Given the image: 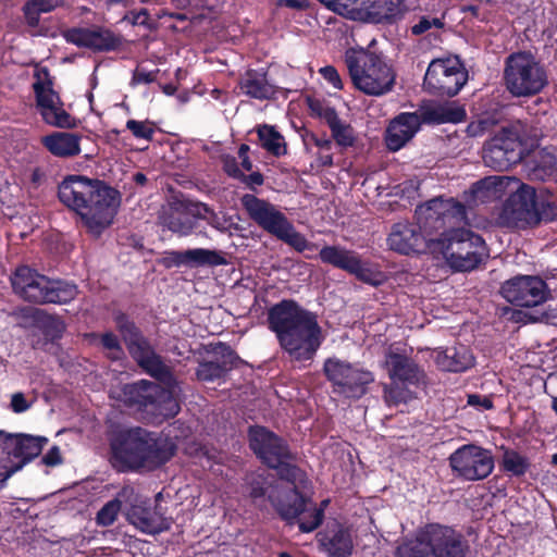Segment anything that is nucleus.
<instances>
[{
	"label": "nucleus",
	"mask_w": 557,
	"mask_h": 557,
	"mask_svg": "<svg viewBox=\"0 0 557 557\" xmlns=\"http://www.w3.org/2000/svg\"><path fill=\"white\" fill-rule=\"evenodd\" d=\"M115 322L129 354L136 362L149 374L168 384V388L145 380L126 384L121 389L123 401L146 408L152 406L153 410L163 417L175 416L180 410L176 400L177 386L173 384L170 369L139 334L134 323L122 314L116 317Z\"/></svg>",
	"instance_id": "nucleus-1"
},
{
	"label": "nucleus",
	"mask_w": 557,
	"mask_h": 557,
	"mask_svg": "<svg viewBox=\"0 0 557 557\" xmlns=\"http://www.w3.org/2000/svg\"><path fill=\"white\" fill-rule=\"evenodd\" d=\"M268 322L280 347L295 361L311 360L324 338L317 315L292 300L273 306Z\"/></svg>",
	"instance_id": "nucleus-2"
},
{
	"label": "nucleus",
	"mask_w": 557,
	"mask_h": 557,
	"mask_svg": "<svg viewBox=\"0 0 557 557\" xmlns=\"http://www.w3.org/2000/svg\"><path fill=\"white\" fill-rule=\"evenodd\" d=\"M416 213L419 224L399 222L393 226L387 238L392 250L404 255L425 248L431 250V242L435 240L433 232L441 231L446 224L460 223L465 218V207L453 198H435L420 206Z\"/></svg>",
	"instance_id": "nucleus-3"
},
{
	"label": "nucleus",
	"mask_w": 557,
	"mask_h": 557,
	"mask_svg": "<svg viewBox=\"0 0 557 557\" xmlns=\"http://www.w3.org/2000/svg\"><path fill=\"white\" fill-rule=\"evenodd\" d=\"M113 458L121 469L152 470L166 462L175 451L172 443L152 436L141 428L122 431L112 443Z\"/></svg>",
	"instance_id": "nucleus-4"
},
{
	"label": "nucleus",
	"mask_w": 557,
	"mask_h": 557,
	"mask_svg": "<svg viewBox=\"0 0 557 557\" xmlns=\"http://www.w3.org/2000/svg\"><path fill=\"white\" fill-rule=\"evenodd\" d=\"M456 226L446 224L440 237L431 242V251L441 255L454 271H472L488 257L485 242L480 235Z\"/></svg>",
	"instance_id": "nucleus-5"
},
{
	"label": "nucleus",
	"mask_w": 557,
	"mask_h": 557,
	"mask_svg": "<svg viewBox=\"0 0 557 557\" xmlns=\"http://www.w3.org/2000/svg\"><path fill=\"white\" fill-rule=\"evenodd\" d=\"M465 552L461 533L448 525L430 523L399 545L396 557H465Z\"/></svg>",
	"instance_id": "nucleus-6"
},
{
	"label": "nucleus",
	"mask_w": 557,
	"mask_h": 557,
	"mask_svg": "<svg viewBox=\"0 0 557 557\" xmlns=\"http://www.w3.org/2000/svg\"><path fill=\"white\" fill-rule=\"evenodd\" d=\"M346 64L354 85L367 95L382 96L395 84V72L381 55L367 51L347 54Z\"/></svg>",
	"instance_id": "nucleus-7"
},
{
	"label": "nucleus",
	"mask_w": 557,
	"mask_h": 557,
	"mask_svg": "<svg viewBox=\"0 0 557 557\" xmlns=\"http://www.w3.org/2000/svg\"><path fill=\"white\" fill-rule=\"evenodd\" d=\"M268 497L283 519H297L302 532L315 530L323 520V509L300 495L294 481H283L272 486Z\"/></svg>",
	"instance_id": "nucleus-8"
},
{
	"label": "nucleus",
	"mask_w": 557,
	"mask_h": 557,
	"mask_svg": "<svg viewBox=\"0 0 557 557\" xmlns=\"http://www.w3.org/2000/svg\"><path fill=\"white\" fill-rule=\"evenodd\" d=\"M384 367L392 383L384 386V399L388 406L406 404L414 398L410 386L423 382L424 374L418 364L406 354L389 348L385 355Z\"/></svg>",
	"instance_id": "nucleus-9"
},
{
	"label": "nucleus",
	"mask_w": 557,
	"mask_h": 557,
	"mask_svg": "<svg viewBox=\"0 0 557 557\" xmlns=\"http://www.w3.org/2000/svg\"><path fill=\"white\" fill-rule=\"evenodd\" d=\"M504 81L516 97L533 96L547 84L544 69L529 52H516L506 59Z\"/></svg>",
	"instance_id": "nucleus-10"
},
{
	"label": "nucleus",
	"mask_w": 557,
	"mask_h": 557,
	"mask_svg": "<svg viewBox=\"0 0 557 557\" xmlns=\"http://www.w3.org/2000/svg\"><path fill=\"white\" fill-rule=\"evenodd\" d=\"M546 207L552 211L550 213L545 208L542 211L539 210L533 187L519 183V187L511 191L503 205L497 222L508 227H525L537 224L543 219H554L556 213L553 211V206L547 203Z\"/></svg>",
	"instance_id": "nucleus-11"
},
{
	"label": "nucleus",
	"mask_w": 557,
	"mask_h": 557,
	"mask_svg": "<svg viewBox=\"0 0 557 557\" xmlns=\"http://www.w3.org/2000/svg\"><path fill=\"white\" fill-rule=\"evenodd\" d=\"M251 449L269 467L278 469L284 481H295L300 475L298 468L289 463L290 453L284 442L272 432L261 426L251 428L249 431Z\"/></svg>",
	"instance_id": "nucleus-12"
},
{
	"label": "nucleus",
	"mask_w": 557,
	"mask_h": 557,
	"mask_svg": "<svg viewBox=\"0 0 557 557\" xmlns=\"http://www.w3.org/2000/svg\"><path fill=\"white\" fill-rule=\"evenodd\" d=\"M324 372L333 384V392L348 398H359L374 381L370 371L337 358L325 361Z\"/></svg>",
	"instance_id": "nucleus-13"
},
{
	"label": "nucleus",
	"mask_w": 557,
	"mask_h": 557,
	"mask_svg": "<svg viewBox=\"0 0 557 557\" xmlns=\"http://www.w3.org/2000/svg\"><path fill=\"white\" fill-rule=\"evenodd\" d=\"M119 205L117 191L94 180L91 197L85 198L83 203L89 215L79 218L90 233L99 235L112 223Z\"/></svg>",
	"instance_id": "nucleus-14"
},
{
	"label": "nucleus",
	"mask_w": 557,
	"mask_h": 557,
	"mask_svg": "<svg viewBox=\"0 0 557 557\" xmlns=\"http://www.w3.org/2000/svg\"><path fill=\"white\" fill-rule=\"evenodd\" d=\"M47 442L48 440L42 436L0 431V448L8 458V462L3 465L10 474L17 472L36 458Z\"/></svg>",
	"instance_id": "nucleus-15"
},
{
	"label": "nucleus",
	"mask_w": 557,
	"mask_h": 557,
	"mask_svg": "<svg viewBox=\"0 0 557 557\" xmlns=\"http://www.w3.org/2000/svg\"><path fill=\"white\" fill-rule=\"evenodd\" d=\"M466 82L467 74L457 59L432 61L424 76V87L442 96H455Z\"/></svg>",
	"instance_id": "nucleus-16"
},
{
	"label": "nucleus",
	"mask_w": 557,
	"mask_h": 557,
	"mask_svg": "<svg viewBox=\"0 0 557 557\" xmlns=\"http://www.w3.org/2000/svg\"><path fill=\"white\" fill-rule=\"evenodd\" d=\"M451 469L466 480L476 481L487 478L494 469V458L490 450L468 444L449 457Z\"/></svg>",
	"instance_id": "nucleus-17"
},
{
	"label": "nucleus",
	"mask_w": 557,
	"mask_h": 557,
	"mask_svg": "<svg viewBox=\"0 0 557 557\" xmlns=\"http://www.w3.org/2000/svg\"><path fill=\"white\" fill-rule=\"evenodd\" d=\"M503 297L517 306L535 307L549 297L547 284L534 275H519L506 281L500 287Z\"/></svg>",
	"instance_id": "nucleus-18"
},
{
	"label": "nucleus",
	"mask_w": 557,
	"mask_h": 557,
	"mask_svg": "<svg viewBox=\"0 0 557 557\" xmlns=\"http://www.w3.org/2000/svg\"><path fill=\"white\" fill-rule=\"evenodd\" d=\"M521 158L520 141L515 132L503 129L483 149L484 163L495 170H507Z\"/></svg>",
	"instance_id": "nucleus-19"
},
{
	"label": "nucleus",
	"mask_w": 557,
	"mask_h": 557,
	"mask_svg": "<svg viewBox=\"0 0 557 557\" xmlns=\"http://www.w3.org/2000/svg\"><path fill=\"white\" fill-rule=\"evenodd\" d=\"M319 258L323 263L344 270L366 283H376L375 273L354 250L338 245L324 246L319 252Z\"/></svg>",
	"instance_id": "nucleus-20"
},
{
	"label": "nucleus",
	"mask_w": 557,
	"mask_h": 557,
	"mask_svg": "<svg viewBox=\"0 0 557 557\" xmlns=\"http://www.w3.org/2000/svg\"><path fill=\"white\" fill-rule=\"evenodd\" d=\"M342 15L362 22L379 23L395 16L399 11L400 0H345Z\"/></svg>",
	"instance_id": "nucleus-21"
},
{
	"label": "nucleus",
	"mask_w": 557,
	"mask_h": 557,
	"mask_svg": "<svg viewBox=\"0 0 557 557\" xmlns=\"http://www.w3.org/2000/svg\"><path fill=\"white\" fill-rule=\"evenodd\" d=\"M240 201L249 218L275 237L289 222L273 203L255 195L246 194L242 197Z\"/></svg>",
	"instance_id": "nucleus-22"
},
{
	"label": "nucleus",
	"mask_w": 557,
	"mask_h": 557,
	"mask_svg": "<svg viewBox=\"0 0 557 557\" xmlns=\"http://www.w3.org/2000/svg\"><path fill=\"white\" fill-rule=\"evenodd\" d=\"M198 201L175 200L162 209L159 220L171 232L187 236L196 227Z\"/></svg>",
	"instance_id": "nucleus-23"
},
{
	"label": "nucleus",
	"mask_w": 557,
	"mask_h": 557,
	"mask_svg": "<svg viewBox=\"0 0 557 557\" xmlns=\"http://www.w3.org/2000/svg\"><path fill=\"white\" fill-rule=\"evenodd\" d=\"M12 286L22 298L33 302H47L52 280L37 273L28 267L16 269L11 278Z\"/></svg>",
	"instance_id": "nucleus-24"
},
{
	"label": "nucleus",
	"mask_w": 557,
	"mask_h": 557,
	"mask_svg": "<svg viewBox=\"0 0 557 557\" xmlns=\"http://www.w3.org/2000/svg\"><path fill=\"white\" fill-rule=\"evenodd\" d=\"M92 181L82 175H71L64 178L58 188L60 201L78 215L88 216L84 199L91 197Z\"/></svg>",
	"instance_id": "nucleus-25"
},
{
	"label": "nucleus",
	"mask_w": 557,
	"mask_h": 557,
	"mask_svg": "<svg viewBox=\"0 0 557 557\" xmlns=\"http://www.w3.org/2000/svg\"><path fill=\"white\" fill-rule=\"evenodd\" d=\"M318 541L330 557H348L354 549L351 530L337 521L329 522L325 530L318 533Z\"/></svg>",
	"instance_id": "nucleus-26"
},
{
	"label": "nucleus",
	"mask_w": 557,
	"mask_h": 557,
	"mask_svg": "<svg viewBox=\"0 0 557 557\" xmlns=\"http://www.w3.org/2000/svg\"><path fill=\"white\" fill-rule=\"evenodd\" d=\"M67 39L76 46L86 47L96 51L114 50L121 45L119 36L101 27L70 30L67 33Z\"/></svg>",
	"instance_id": "nucleus-27"
},
{
	"label": "nucleus",
	"mask_w": 557,
	"mask_h": 557,
	"mask_svg": "<svg viewBox=\"0 0 557 557\" xmlns=\"http://www.w3.org/2000/svg\"><path fill=\"white\" fill-rule=\"evenodd\" d=\"M421 119L418 112H405L391 121L385 141L389 150L397 151L403 148L419 131Z\"/></svg>",
	"instance_id": "nucleus-28"
},
{
	"label": "nucleus",
	"mask_w": 557,
	"mask_h": 557,
	"mask_svg": "<svg viewBox=\"0 0 557 557\" xmlns=\"http://www.w3.org/2000/svg\"><path fill=\"white\" fill-rule=\"evenodd\" d=\"M519 181L516 177L505 175L487 176L476 182L472 187V195L475 200L485 202L498 199L506 194H511L519 187Z\"/></svg>",
	"instance_id": "nucleus-29"
},
{
	"label": "nucleus",
	"mask_w": 557,
	"mask_h": 557,
	"mask_svg": "<svg viewBox=\"0 0 557 557\" xmlns=\"http://www.w3.org/2000/svg\"><path fill=\"white\" fill-rule=\"evenodd\" d=\"M418 114L426 124L458 123L466 117L465 109L455 102L426 104Z\"/></svg>",
	"instance_id": "nucleus-30"
},
{
	"label": "nucleus",
	"mask_w": 557,
	"mask_h": 557,
	"mask_svg": "<svg viewBox=\"0 0 557 557\" xmlns=\"http://www.w3.org/2000/svg\"><path fill=\"white\" fill-rule=\"evenodd\" d=\"M41 144L58 158H72L81 152V136L74 133L54 132L44 136Z\"/></svg>",
	"instance_id": "nucleus-31"
},
{
	"label": "nucleus",
	"mask_w": 557,
	"mask_h": 557,
	"mask_svg": "<svg viewBox=\"0 0 557 557\" xmlns=\"http://www.w3.org/2000/svg\"><path fill=\"white\" fill-rule=\"evenodd\" d=\"M128 521L143 532L154 534L169 528L168 521L157 511L141 505H134L127 511Z\"/></svg>",
	"instance_id": "nucleus-32"
},
{
	"label": "nucleus",
	"mask_w": 557,
	"mask_h": 557,
	"mask_svg": "<svg viewBox=\"0 0 557 557\" xmlns=\"http://www.w3.org/2000/svg\"><path fill=\"white\" fill-rule=\"evenodd\" d=\"M214 352L222 356L221 361H206L199 364L197 369V377L205 382H212L222 377L228 371L235 361V355L230 347L219 344Z\"/></svg>",
	"instance_id": "nucleus-33"
},
{
	"label": "nucleus",
	"mask_w": 557,
	"mask_h": 557,
	"mask_svg": "<svg viewBox=\"0 0 557 557\" xmlns=\"http://www.w3.org/2000/svg\"><path fill=\"white\" fill-rule=\"evenodd\" d=\"M435 362L444 371L462 372L473 366V356L465 347H455L446 350H436Z\"/></svg>",
	"instance_id": "nucleus-34"
},
{
	"label": "nucleus",
	"mask_w": 557,
	"mask_h": 557,
	"mask_svg": "<svg viewBox=\"0 0 557 557\" xmlns=\"http://www.w3.org/2000/svg\"><path fill=\"white\" fill-rule=\"evenodd\" d=\"M172 262L175 265H221L226 261L215 250L203 248L187 249L184 251H173L171 253Z\"/></svg>",
	"instance_id": "nucleus-35"
},
{
	"label": "nucleus",
	"mask_w": 557,
	"mask_h": 557,
	"mask_svg": "<svg viewBox=\"0 0 557 557\" xmlns=\"http://www.w3.org/2000/svg\"><path fill=\"white\" fill-rule=\"evenodd\" d=\"M528 174L533 180L545 181L557 173V151L541 149L528 161Z\"/></svg>",
	"instance_id": "nucleus-36"
},
{
	"label": "nucleus",
	"mask_w": 557,
	"mask_h": 557,
	"mask_svg": "<svg viewBox=\"0 0 557 557\" xmlns=\"http://www.w3.org/2000/svg\"><path fill=\"white\" fill-rule=\"evenodd\" d=\"M319 115L325 121L332 132V137L336 144L343 148L350 147L355 143V133L352 127L342 121L336 111L330 107L321 108Z\"/></svg>",
	"instance_id": "nucleus-37"
},
{
	"label": "nucleus",
	"mask_w": 557,
	"mask_h": 557,
	"mask_svg": "<svg viewBox=\"0 0 557 557\" xmlns=\"http://www.w3.org/2000/svg\"><path fill=\"white\" fill-rule=\"evenodd\" d=\"M240 91L251 98L269 99L274 95L273 86L263 72L248 71L239 82Z\"/></svg>",
	"instance_id": "nucleus-38"
},
{
	"label": "nucleus",
	"mask_w": 557,
	"mask_h": 557,
	"mask_svg": "<svg viewBox=\"0 0 557 557\" xmlns=\"http://www.w3.org/2000/svg\"><path fill=\"white\" fill-rule=\"evenodd\" d=\"M34 76L36 81L33 87L36 94L37 106L39 110L50 103H58L60 98L52 89V82L48 70L45 67L37 69Z\"/></svg>",
	"instance_id": "nucleus-39"
},
{
	"label": "nucleus",
	"mask_w": 557,
	"mask_h": 557,
	"mask_svg": "<svg viewBox=\"0 0 557 557\" xmlns=\"http://www.w3.org/2000/svg\"><path fill=\"white\" fill-rule=\"evenodd\" d=\"M258 136L261 146L274 156L286 153L284 137L273 127L263 125L258 128Z\"/></svg>",
	"instance_id": "nucleus-40"
},
{
	"label": "nucleus",
	"mask_w": 557,
	"mask_h": 557,
	"mask_svg": "<svg viewBox=\"0 0 557 557\" xmlns=\"http://www.w3.org/2000/svg\"><path fill=\"white\" fill-rule=\"evenodd\" d=\"M62 3L63 0H27L23 8L27 23L38 25L41 13H49Z\"/></svg>",
	"instance_id": "nucleus-41"
},
{
	"label": "nucleus",
	"mask_w": 557,
	"mask_h": 557,
	"mask_svg": "<svg viewBox=\"0 0 557 557\" xmlns=\"http://www.w3.org/2000/svg\"><path fill=\"white\" fill-rule=\"evenodd\" d=\"M40 114L46 123L57 127H71L72 119L70 114L62 108L61 101L50 103L40 109Z\"/></svg>",
	"instance_id": "nucleus-42"
},
{
	"label": "nucleus",
	"mask_w": 557,
	"mask_h": 557,
	"mask_svg": "<svg viewBox=\"0 0 557 557\" xmlns=\"http://www.w3.org/2000/svg\"><path fill=\"white\" fill-rule=\"evenodd\" d=\"M47 302L63 304L74 299L77 295V287L74 284L63 281H52Z\"/></svg>",
	"instance_id": "nucleus-43"
},
{
	"label": "nucleus",
	"mask_w": 557,
	"mask_h": 557,
	"mask_svg": "<svg viewBox=\"0 0 557 557\" xmlns=\"http://www.w3.org/2000/svg\"><path fill=\"white\" fill-rule=\"evenodd\" d=\"M528 459L512 449H506L503 455V467L505 471L513 475H523L529 469Z\"/></svg>",
	"instance_id": "nucleus-44"
},
{
	"label": "nucleus",
	"mask_w": 557,
	"mask_h": 557,
	"mask_svg": "<svg viewBox=\"0 0 557 557\" xmlns=\"http://www.w3.org/2000/svg\"><path fill=\"white\" fill-rule=\"evenodd\" d=\"M197 220L206 221L211 227L220 231L226 232L228 228V220L225 215L221 213H216L206 203L198 202V210L196 211Z\"/></svg>",
	"instance_id": "nucleus-45"
},
{
	"label": "nucleus",
	"mask_w": 557,
	"mask_h": 557,
	"mask_svg": "<svg viewBox=\"0 0 557 557\" xmlns=\"http://www.w3.org/2000/svg\"><path fill=\"white\" fill-rule=\"evenodd\" d=\"M276 237L283 240L284 243L288 244L299 252L312 246L302 234L298 233L295 230L290 222H288L287 225L284 226V228L280 232V234Z\"/></svg>",
	"instance_id": "nucleus-46"
},
{
	"label": "nucleus",
	"mask_w": 557,
	"mask_h": 557,
	"mask_svg": "<svg viewBox=\"0 0 557 557\" xmlns=\"http://www.w3.org/2000/svg\"><path fill=\"white\" fill-rule=\"evenodd\" d=\"M122 503L119 498L108 502L97 513V523L103 527L111 525L121 511Z\"/></svg>",
	"instance_id": "nucleus-47"
},
{
	"label": "nucleus",
	"mask_w": 557,
	"mask_h": 557,
	"mask_svg": "<svg viewBox=\"0 0 557 557\" xmlns=\"http://www.w3.org/2000/svg\"><path fill=\"white\" fill-rule=\"evenodd\" d=\"M101 344L108 350V356L111 359L117 360L122 357L123 350L119 338L115 334L108 332L101 335Z\"/></svg>",
	"instance_id": "nucleus-48"
},
{
	"label": "nucleus",
	"mask_w": 557,
	"mask_h": 557,
	"mask_svg": "<svg viewBox=\"0 0 557 557\" xmlns=\"http://www.w3.org/2000/svg\"><path fill=\"white\" fill-rule=\"evenodd\" d=\"M127 129L137 138L150 140L153 135V128L149 122L128 120L126 123Z\"/></svg>",
	"instance_id": "nucleus-49"
},
{
	"label": "nucleus",
	"mask_w": 557,
	"mask_h": 557,
	"mask_svg": "<svg viewBox=\"0 0 557 557\" xmlns=\"http://www.w3.org/2000/svg\"><path fill=\"white\" fill-rule=\"evenodd\" d=\"M314 145L319 148L318 161L323 166L333 164V156L331 153L332 140L327 138H314Z\"/></svg>",
	"instance_id": "nucleus-50"
},
{
	"label": "nucleus",
	"mask_w": 557,
	"mask_h": 557,
	"mask_svg": "<svg viewBox=\"0 0 557 557\" xmlns=\"http://www.w3.org/2000/svg\"><path fill=\"white\" fill-rule=\"evenodd\" d=\"M443 25L442 20L437 17L423 16L411 27V32L413 35H421L432 27L441 28Z\"/></svg>",
	"instance_id": "nucleus-51"
},
{
	"label": "nucleus",
	"mask_w": 557,
	"mask_h": 557,
	"mask_svg": "<svg viewBox=\"0 0 557 557\" xmlns=\"http://www.w3.org/2000/svg\"><path fill=\"white\" fill-rule=\"evenodd\" d=\"M34 404V399H28L25 394L17 392L12 394L10 408L15 413H22L28 410Z\"/></svg>",
	"instance_id": "nucleus-52"
},
{
	"label": "nucleus",
	"mask_w": 557,
	"mask_h": 557,
	"mask_svg": "<svg viewBox=\"0 0 557 557\" xmlns=\"http://www.w3.org/2000/svg\"><path fill=\"white\" fill-rule=\"evenodd\" d=\"M221 162L225 173L234 178L244 177L242 169L238 166L236 158L231 154H222Z\"/></svg>",
	"instance_id": "nucleus-53"
},
{
	"label": "nucleus",
	"mask_w": 557,
	"mask_h": 557,
	"mask_svg": "<svg viewBox=\"0 0 557 557\" xmlns=\"http://www.w3.org/2000/svg\"><path fill=\"white\" fill-rule=\"evenodd\" d=\"M468 405L476 408L478 410H490L493 408V401L488 396H482L479 394L468 395Z\"/></svg>",
	"instance_id": "nucleus-54"
},
{
	"label": "nucleus",
	"mask_w": 557,
	"mask_h": 557,
	"mask_svg": "<svg viewBox=\"0 0 557 557\" xmlns=\"http://www.w3.org/2000/svg\"><path fill=\"white\" fill-rule=\"evenodd\" d=\"M492 123L486 119L473 121L468 125L467 133L472 137L480 136L488 131Z\"/></svg>",
	"instance_id": "nucleus-55"
},
{
	"label": "nucleus",
	"mask_w": 557,
	"mask_h": 557,
	"mask_svg": "<svg viewBox=\"0 0 557 557\" xmlns=\"http://www.w3.org/2000/svg\"><path fill=\"white\" fill-rule=\"evenodd\" d=\"M321 75L330 82L335 88L341 89L343 87L342 79L338 72L333 66H324L320 70Z\"/></svg>",
	"instance_id": "nucleus-56"
},
{
	"label": "nucleus",
	"mask_w": 557,
	"mask_h": 557,
	"mask_svg": "<svg viewBox=\"0 0 557 557\" xmlns=\"http://www.w3.org/2000/svg\"><path fill=\"white\" fill-rule=\"evenodd\" d=\"M42 462L47 466H57L62 462L61 451L58 446L51 447L42 457Z\"/></svg>",
	"instance_id": "nucleus-57"
},
{
	"label": "nucleus",
	"mask_w": 557,
	"mask_h": 557,
	"mask_svg": "<svg viewBox=\"0 0 557 557\" xmlns=\"http://www.w3.org/2000/svg\"><path fill=\"white\" fill-rule=\"evenodd\" d=\"M249 146L246 144L240 145L238 149V157L242 160V168L246 171H251L252 163L248 158Z\"/></svg>",
	"instance_id": "nucleus-58"
},
{
	"label": "nucleus",
	"mask_w": 557,
	"mask_h": 557,
	"mask_svg": "<svg viewBox=\"0 0 557 557\" xmlns=\"http://www.w3.org/2000/svg\"><path fill=\"white\" fill-rule=\"evenodd\" d=\"M277 4L296 10H302L309 7V0H277Z\"/></svg>",
	"instance_id": "nucleus-59"
},
{
	"label": "nucleus",
	"mask_w": 557,
	"mask_h": 557,
	"mask_svg": "<svg viewBox=\"0 0 557 557\" xmlns=\"http://www.w3.org/2000/svg\"><path fill=\"white\" fill-rule=\"evenodd\" d=\"M249 185H261L263 183V176L259 172H253L250 175L240 178Z\"/></svg>",
	"instance_id": "nucleus-60"
},
{
	"label": "nucleus",
	"mask_w": 557,
	"mask_h": 557,
	"mask_svg": "<svg viewBox=\"0 0 557 557\" xmlns=\"http://www.w3.org/2000/svg\"><path fill=\"white\" fill-rule=\"evenodd\" d=\"M264 494H265V491H264V488L259 483L256 484V485L252 484L251 491H250V496L255 500L262 499Z\"/></svg>",
	"instance_id": "nucleus-61"
},
{
	"label": "nucleus",
	"mask_w": 557,
	"mask_h": 557,
	"mask_svg": "<svg viewBox=\"0 0 557 557\" xmlns=\"http://www.w3.org/2000/svg\"><path fill=\"white\" fill-rule=\"evenodd\" d=\"M134 79L137 83H150L153 81V75L151 73H145L141 71H136L134 75Z\"/></svg>",
	"instance_id": "nucleus-62"
},
{
	"label": "nucleus",
	"mask_w": 557,
	"mask_h": 557,
	"mask_svg": "<svg viewBox=\"0 0 557 557\" xmlns=\"http://www.w3.org/2000/svg\"><path fill=\"white\" fill-rule=\"evenodd\" d=\"M148 22V12L146 10H141L140 12L134 15L133 23L138 25H146Z\"/></svg>",
	"instance_id": "nucleus-63"
},
{
	"label": "nucleus",
	"mask_w": 557,
	"mask_h": 557,
	"mask_svg": "<svg viewBox=\"0 0 557 557\" xmlns=\"http://www.w3.org/2000/svg\"><path fill=\"white\" fill-rule=\"evenodd\" d=\"M11 476L4 465H0V488L4 485L5 481Z\"/></svg>",
	"instance_id": "nucleus-64"
}]
</instances>
